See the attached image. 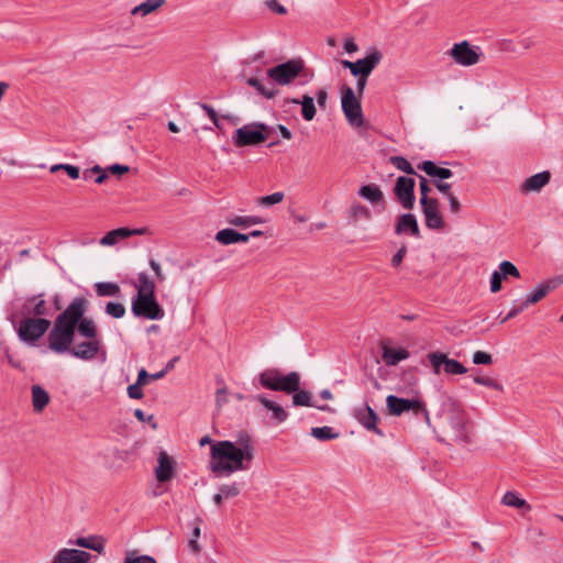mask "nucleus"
Here are the masks:
<instances>
[{"label":"nucleus","instance_id":"nucleus-37","mask_svg":"<svg viewBox=\"0 0 563 563\" xmlns=\"http://www.w3.org/2000/svg\"><path fill=\"white\" fill-rule=\"evenodd\" d=\"M95 290L99 297H115L121 291L119 285L112 282L97 283L95 284Z\"/></svg>","mask_w":563,"mask_h":563},{"label":"nucleus","instance_id":"nucleus-22","mask_svg":"<svg viewBox=\"0 0 563 563\" xmlns=\"http://www.w3.org/2000/svg\"><path fill=\"white\" fill-rule=\"evenodd\" d=\"M551 180V173L548 170L528 177L519 187L521 194L539 192Z\"/></svg>","mask_w":563,"mask_h":563},{"label":"nucleus","instance_id":"nucleus-52","mask_svg":"<svg viewBox=\"0 0 563 563\" xmlns=\"http://www.w3.org/2000/svg\"><path fill=\"white\" fill-rule=\"evenodd\" d=\"M472 361L475 365H490L493 364V356L484 351H476L473 354Z\"/></svg>","mask_w":563,"mask_h":563},{"label":"nucleus","instance_id":"nucleus-60","mask_svg":"<svg viewBox=\"0 0 563 563\" xmlns=\"http://www.w3.org/2000/svg\"><path fill=\"white\" fill-rule=\"evenodd\" d=\"M227 395H228V388L222 383V386L220 388H218L216 391V402L218 406H222L228 402Z\"/></svg>","mask_w":563,"mask_h":563},{"label":"nucleus","instance_id":"nucleus-48","mask_svg":"<svg viewBox=\"0 0 563 563\" xmlns=\"http://www.w3.org/2000/svg\"><path fill=\"white\" fill-rule=\"evenodd\" d=\"M284 194L280 191L274 192L272 195L263 196L257 199V203L264 207L277 205L283 201Z\"/></svg>","mask_w":563,"mask_h":563},{"label":"nucleus","instance_id":"nucleus-3","mask_svg":"<svg viewBox=\"0 0 563 563\" xmlns=\"http://www.w3.org/2000/svg\"><path fill=\"white\" fill-rule=\"evenodd\" d=\"M258 383L263 388L290 395L300 387V374L298 372L283 374L278 368H266L260 373Z\"/></svg>","mask_w":563,"mask_h":563},{"label":"nucleus","instance_id":"nucleus-43","mask_svg":"<svg viewBox=\"0 0 563 563\" xmlns=\"http://www.w3.org/2000/svg\"><path fill=\"white\" fill-rule=\"evenodd\" d=\"M389 162L399 170L408 174V175H415L416 172L411 164L408 162L407 158L404 156H391L389 158Z\"/></svg>","mask_w":563,"mask_h":563},{"label":"nucleus","instance_id":"nucleus-19","mask_svg":"<svg viewBox=\"0 0 563 563\" xmlns=\"http://www.w3.org/2000/svg\"><path fill=\"white\" fill-rule=\"evenodd\" d=\"M424 216V223L431 230L443 229L444 221L439 211V202L437 199L427 201V205H421Z\"/></svg>","mask_w":563,"mask_h":563},{"label":"nucleus","instance_id":"nucleus-20","mask_svg":"<svg viewBox=\"0 0 563 563\" xmlns=\"http://www.w3.org/2000/svg\"><path fill=\"white\" fill-rule=\"evenodd\" d=\"M450 427L454 432V437L459 441L467 442L468 441V431H467V416L463 410L456 409L453 410L449 418Z\"/></svg>","mask_w":563,"mask_h":563},{"label":"nucleus","instance_id":"nucleus-58","mask_svg":"<svg viewBox=\"0 0 563 563\" xmlns=\"http://www.w3.org/2000/svg\"><path fill=\"white\" fill-rule=\"evenodd\" d=\"M200 107L208 114V117L211 119L213 124L218 129H221L217 111L211 106H209L207 103H201Z\"/></svg>","mask_w":563,"mask_h":563},{"label":"nucleus","instance_id":"nucleus-45","mask_svg":"<svg viewBox=\"0 0 563 563\" xmlns=\"http://www.w3.org/2000/svg\"><path fill=\"white\" fill-rule=\"evenodd\" d=\"M247 85L255 88L262 96L267 99H273L276 96V90L267 89L260 79L251 77L247 79Z\"/></svg>","mask_w":563,"mask_h":563},{"label":"nucleus","instance_id":"nucleus-17","mask_svg":"<svg viewBox=\"0 0 563 563\" xmlns=\"http://www.w3.org/2000/svg\"><path fill=\"white\" fill-rule=\"evenodd\" d=\"M101 350L102 340L88 339L87 341L74 345L70 349V354L79 360L90 361L93 360Z\"/></svg>","mask_w":563,"mask_h":563},{"label":"nucleus","instance_id":"nucleus-34","mask_svg":"<svg viewBox=\"0 0 563 563\" xmlns=\"http://www.w3.org/2000/svg\"><path fill=\"white\" fill-rule=\"evenodd\" d=\"M137 290L136 295L142 296H155V283L152 280L146 273L137 274V283L134 284Z\"/></svg>","mask_w":563,"mask_h":563},{"label":"nucleus","instance_id":"nucleus-4","mask_svg":"<svg viewBox=\"0 0 563 563\" xmlns=\"http://www.w3.org/2000/svg\"><path fill=\"white\" fill-rule=\"evenodd\" d=\"M13 328L22 342L34 344L48 331L51 321L46 317L22 318Z\"/></svg>","mask_w":563,"mask_h":563},{"label":"nucleus","instance_id":"nucleus-38","mask_svg":"<svg viewBox=\"0 0 563 563\" xmlns=\"http://www.w3.org/2000/svg\"><path fill=\"white\" fill-rule=\"evenodd\" d=\"M300 104L302 118L306 121L313 120L317 112L313 98L309 95H303Z\"/></svg>","mask_w":563,"mask_h":563},{"label":"nucleus","instance_id":"nucleus-7","mask_svg":"<svg viewBox=\"0 0 563 563\" xmlns=\"http://www.w3.org/2000/svg\"><path fill=\"white\" fill-rule=\"evenodd\" d=\"M386 405L389 413L393 416L399 417L407 411H412L416 416L422 413L426 422L430 424L429 411L424 402L418 398L407 399L389 395L386 398Z\"/></svg>","mask_w":563,"mask_h":563},{"label":"nucleus","instance_id":"nucleus-39","mask_svg":"<svg viewBox=\"0 0 563 563\" xmlns=\"http://www.w3.org/2000/svg\"><path fill=\"white\" fill-rule=\"evenodd\" d=\"M443 371L448 375H463L467 373V368L459 361L449 358L445 354Z\"/></svg>","mask_w":563,"mask_h":563},{"label":"nucleus","instance_id":"nucleus-49","mask_svg":"<svg viewBox=\"0 0 563 563\" xmlns=\"http://www.w3.org/2000/svg\"><path fill=\"white\" fill-rule=\"evenodd\" d=\"M106 312L115 319H120L125 314V307L120 302L110 301L106 305Z\"/></svg>","mask_w":563,"mask_h":563},{"label":"nucleus","instance_id":"nucleus-51","mask_svg":"<svg viewBox=\"0 0 563 563\" xmlns=\"http://www.w3.org/2000/svg\"><path fill=\"white\" fill-rule=\"evenodd\" d=\"M219 492L223 494L224 498L236 497L241 493V484L232 483L229 485H221L219 487Z\"/></svg>","mask_w":563,"mask_h":563},{"label":"nucleus","instance_id":"nucleus-11","mask_svg":"<svg viewBox=\"0 0 563 563\" xmlns=\"http://www.w3.org/2000/svg\"><path fill=\"white\" fill-rule=\"evenodd\" d=\"M451 58L461 66H474L481 60V48L474 47L468 41H462L453 44L449 52Z\"/></svg>","mask_w":563,"mask_h":563},{"label":"nucleus","instance_id":"nucleus-46","mask_svg":"<svg viewBox=\"0 0 563 563\" xmlns=\"http://www.w3.org/2000/svg\"><path fill=\"white\" fill-rule=\"evenodd\" d=\"M503 504L506 505V506H509V507H515V508H522V507H526V506L529 508V506L527 505L526 500L520 498L514 492H507L504 495Z\"/></svg>","mask_w":563,"mask_h":563},{"label":"nucleus","instance_id":"nucleus-47","mask_svg":"<svg viewBox=\"0 0 563 563\" xmlns=\"http://www.w3.org/2000/svg\"><path fill=\"white\" fill-rule=\"evenodd\" d=\"M473 382L476 385L486 386L488 388H492V389H495V390H498V391H503L504 390L503 385L499 382H497L496 379L492 378V377L477 375V376L473 377Z\"/></svg>","mask_w":563,"mask_h":563},{"label":"nucleus","instance_id":"nucleus-26","mask_svg":"<svg viewBox=\"0 0 563 563\" xmlns=\"http://www.w3.org/2000/svg\"><path fill=\"white\" fill-rule=\"evenodd\" d=\"M292 405L302 407H316L321 411L333 412L334 410L329 405L317 406L312 400V395L308 390L298 389L292 393Z\"/></svg>","mask_w":563,"mask_h":563},{"label":"nucleus","instance_id":"nucleus-57","mask_svg":"<svg viewBox=\"0 0 563 563\" xmlns=\"http://www.w3.org/2000/svg\"><path fill=\"white\" fill-rule=\"evenodd\" d=\"M528 306H525V301H522L520 305L518 306H514L510 311L501 319L500 323H505L507 322L508 320L515 318L516 316H518L519 313H521L525 309H527Z\"/></svg>","mask_w":563,"mask_h":563},{"label":"nucleus","instance_id":"nucleus-40","mask_svg":"<svg viewBox=\"0 0 563 563\" xmlns=\"http://www.w3.org/2000/svg\"><path fill=\"white\" fill-rule=\"evenodd\" d=\"M311 435L319 441H328L339 438V433L334 432L333 428L328 426L312 428Z\"/></svg>","mask_w":563,"mask_h":563},{"label":"nucleus","instance_id":"nucleus-53","mask_svg":"<svg viewBox=\"0 0 563 563\" xmlns=\"http://www.w3.org/2000/svg\"><path fill=\"white\" fill-rule=\"evenodd\" d=\"M87 174H97V178H96V183L97 184H102L108 178L107 173L99 165H95L93 167H91L89 169H86L84 172V179L85 180H87Z\"/></svg>","mask_w":563,"mask_h":563},{"label":"nucleus","instance_id":"nucleus-21","mask_svg":"<svg viewBox=\"0 0 563 563\" xmlns=\"http://www.w3.org/2000/svg\"><path fill=\"white\" fill-rule=\"evenodd\" d=\"M91 554L77 549H60L52 560V563H89Z\"/></svg>","mask_w":563,"mask_h":563},{"label":"nucleus","instance_id":"nucleus-59","mask_svg":"<svg viewBox=\"0 0 563 563\" xmlns=\"http://www.w3.org/2000/svg\"><path fill=\"white\" fill-rule=\"evenodd\" d=\"M142 384L137 382L128 387V395L132 399H141L143 397Z\"/></svg>","mask_w":563,"mask_h":563},{"label":"nucleus","instance_id":"nucleus-35","mask_svg":"<svg viewBox=\"0 0 563 563\" xmlns=\"http://www.w3.org/2000/svg\"><path fill=\"white\" fill-rule=\"evenodd\" d=\"M372 218L371 210L358 202L352 203L349 209V219L351 223H356L360 220H369Z\"/></svg>","mask_w":563,"mask_h":563},{"label":"nucleus","instance_id":"nucleus-28","mask_svg":"<svg viewBox=\"0 0 563 563\" xmlns=\"http://www.w3.org/2000/svg\"><path fill=\"white\" fill-rule=\"evenodd\" d=\"M250 235L240 233L233 229H223L216 234V241L222 245H230L234 243H246Z\"/></svg>","mask_w":563,"mask_h":563},{"label":"nucleus","instance_id":"nucleus-29","mask_svg":"<svg viewBox=\"0 0 563 563\" xmlns=\"http://www.w3.org/2000/svg\"><path fill=\"white\" fill-rule=\"evenodd\" d=\"M69 544L93 550L100 554L104 551V539L100 536L80 537L76 540H69Z\"/></svg>","mask_w":563,"mask_h":563},{"label":"nucleus","instance_id":"nucleus-56","mask_svg":"<svg viewBox=\"0 0 563 563\" xmlns=\"http://www.w3.org/2000/svg\"><path fill=\"white\" fill-rule=\"evenodd\" d=\"M503 276L497 271H494L490 277V291L496 294L501 290L503 287Z\"/></svg>","mask_w":563,"mask_h":563},{"label":"nucleus","instance_id":"nucleus-1","mask_svg":"<svg viewBox=\"0 0 563 563\" xmlns=\"http://www.w3.org/2000/svg\"><path fill=\"white\" fill-rule=\"evenodd\" d=\"M210 468L213 473L230 475L249 468L254 457V445L247 434L240 437L238 442L218 441L211 445Z\"/></svg>","mask_w":563,"mask_h":563},{"label":"nucleus","instance_id":"nucleus-14","mask_svg":"<svg viewBox=\"0 0 563 563\" xmlns=\"http://www.w3.org/2000/svg\"><path fill=\"white\" fill-rule=\"evenodd\" d=\"M75 334L63 330L54 324L53 329L48 333V346L49 349L58 354L69 352L74 342Z\"/></svg>","mask_w":563,"mask_h":563},{"label":"nucleus","instance_id":"nucleus-2","mask_svg":"<svg viewBox=\"0 0 563 563\" xmlns=\"http://www.w3.org/2000/svg\"><path fill=\"white\" fill-rule=\"evenodd\" d=\"M51 314V308L44 294L31 295L18 301H12L7 309V320L16 327L22 318H42Z\"/></svg>","mask_w":563,"mask_h":563},{"label":"nucleus","instance_id":"nucleus-8","mask_svg":"<svg viewBox=\"0 0 563 563\" xmlns=\"http://www.w3.org/2000/svg\"><path fill=\"white\" fill-rule=\"evenodd\" d=\"M87 308V300L82 297H77L67 306V308L56 318L55 325L68 330L75 334L77 324L84 317Z\"/></svg>","mask_w":563,"mask_h":563},{"label":"nucleus","instance_id":"nucleus-50","mask_svg":"<svg viewBox=\"0 0 563 563\" xmlns=\"http://www.w3.org/2000/svg\"><path fill=\"white\" fill-rule=\"evenodd\" d=\"M123 563H157V561L150 555H136L135 552H128Z\"/></svg>","mask_w":563,"mask_h":563},{"label":"nucleus","instance_id":"nucleus-33","mask_svg":"<svg viewBox=\"0 0 563 563\" xmlns=\"http://www.w3.org/2000/svg\"><path fill=\"white\" fill-rule=\"evenodd\" d=\"M77 331L79 335L86 339L101 340L98 335V328L92 319L81 317L77 324Z\"/></svg>","mask_w":563,"mask_h":563},{"label":"nucleus","instance_id":"nucleus-25","mask_svg":"<svg viewBox=\"0 0 563 563\" xmlns=\"http://www.w3.org/2000/svg\"><path fill=\"white\" fill-rule=\"evenodd\" d=\"M396 234L408 233L412 236H419L420 230L418 221L412 213H405L398 218L395 227Z\"/></svg>","mask_w":563,"mask_h":563},{"label":"nucleus","instance_id":"nucleus-16","mask_svg":"<svg viewBox=\"0 0 563 563\" xmlns=\"http://www.w3.org/2000/svg\"><path fill=\"white\" fill-rule=\"evenodd\" d=\"M563 284L562 276H555L537 285L531 294L526 298L525 306H531L541 301L550 291L556 289Z\"/></svg>","mask_w":563,"mask_h":563},{"label":"nucleus","instance_id":"nucleus-55","mask_svg":"<svg viewBox=\"0 0 563 563\" xmlns=\"http://www.w3.org/2000/svg\"><path fill=\"white\" fill-rule=\"evenodd\" d=\"M134 416L135 418L141 421V422H147L152 429L156 430L157 429V422L155 421L154 419V416L153 415H150V416H146L145 412L141 409H135L134 411Z\"/></svg>","mask_w":563,"mask_h":563},{"label":"nucleus","instance_id":"nucleus-13","mask_svg":"<svg viewBox=\"0 0 563 563\" xmlns=\"http://www.w3.org/2000/svg\"><path fill=\"white\" fill-rule=\"evenodd\" d=\"M415 185L411 177L400 176L396 180L394 195L405 209L411 210L415 206Z\"/></svg>","mask_w":563,"mask_h":563},{"label":"nucleus","instance_id":"nucleus-64","mask_svg":"<svg viewBox=\"0 0 563 563\" xmlns=\"http://www.w3.org/2000/svg\"><path fill=\"white\" fill-rule=\"evenodd\" d=\"M266 4L272 12H275L278 14L286 13V8L284 5H282L277 0H268L266 2Z\"/></svg>","mask_w":563,"mask_h":563},{"label":"nucleus","instance_id":"nucleus-30","mask_svg":"<svg viewBox=\"0 0 563 563\" xmlns=\"http://www.w3.org/2000/svg\"><path fill=\"white\" fill-rule=\"evenodd\" d=\"M418 168L423 170L427 175L431 177H437V180L443 181L444 179H449L453 176V173L449 168L439 167L431 161H424L420 165H418Z\"/></svg>","mask_w":563,"mask_h":563},{"label":"nucleus","instance_id":"nucleus-36","mask_svg":"<svg viewBox=\"0 0 563 563\" xmlns=\"http://www.w3.org/2000/svg\"><path fill=\"white\" fill-rule=\"evenodd\" d=\"M166 0H146L142 2L141 4L134 7L131 10L132 15H142L145 16L154 11H156L158 8H161Z\"/></svg>","mask_w":563,"mask_h":563},{"label":"nucleus","instance_id":"nucleus-32","mask_svg":"<svg viewBox=\"0 0 563 563\" xmlns=\"http://www.w3.org/2000/svg\"><path fill=\"white\" fill-rule=\"evenodd\" d=\"M358 196L369 201L371 203H378L383 201L384 194L380 188L375 184H368L361 186L358 189Z\"/></svg>","mask_w":563,"mask_h":563},{"label":"nucleus","instance_id":"nucleus-10","mask_svg":"<svg viewBox=\"0 0 563 563\" xmlns=\"http://www.w3.org/2000/svg\"><path fill=\"white\" fill-rule=\"evenodd\" d=\"M131 310L135 317L148 320H161L165 314L155 296L135 295L132 298Z\"/></svg>","mask_w":563,"mask_h":563},{"label":"nucleus","instance_id":"nucleus-15","mask_svg":"<svg viewBox=\"0 0 563 563\" xmlns=\"http://www.w3.org/2000/svg\"><path fill=\"white\" fill-rule=\"evenodd\" d=\"M154 473L159 483L169 482L176 473V462L174 457L167 454V452L161 451L157 456V466Z\"/></svg>","mask_w":563,"mask_h":563},{"label":"nucleus","instance_id":"nucleus-31","mask_svg":"<svg viewBox=\"0 0 563 563\" xmlns=\"http://www.w3.org/2000/svg\"><path fill=\"white\" fill-rule=\"evenodd\" d=\"M31 394H32L33 410L35 412H42L43 409L49 402V395H48V393L42 386L33 385L31 387Z\"/></svg>","mask_w":563,"mask_h":563},{"label":"nucleus","instance_id":"nucleus-54","mask_svg":"<svg viewBox=\"0 0 563 563\" xmlns=\"http://www.w3.org/2000/svg\"><path fill=\"white\" fill-rule=\"evenodd\" d=\"M420 183V205H427V201L432 200L433 198H429L430 187L428 180L423 176H419Z\"/></svg>","mask_w":563,"mask_h":563},{"label":"nucleus","instance_id":"nucleus-6","mask_svg":"<svg viewBox=\"0 0 563 563\" xmlns=\"http://www.w3.org/2000/svg\"><path fill=\"white\" fill-rule=\"evenodd\" d=\"M268 126L262 122H253L239 128L232 141L236 147L257 145L266 141Z\"/></svg>","mask_w":563,"mask_h":563},{"label":"nucleus","instance_id":"nucleus-42","mask_svg":"<svg viewBox=\"0 0 563 563\" xmlns=\"http://www.w3.org/2000/svg\"><path fill=\"white\" fill-rule=\"evenodd\" d=\"M427 358L429 361L433 374L439 375L441 373V368L444 365L445 353L431 352L427 355Z\"/></svg>","mask_w":563,"mask_h":563},{"label":"nucleus","instance_id":"nucleus-63","mask_svg":"<svg viewBox=\"0 0 563 563\" xmlns=\"http://www.w3.org/2000/svg\"><path fill=\"white\" fill-rule=\"evenodd\" d=\"M406 253H407V247H406V246H401V247H400V249H399V250L394 254V256H393V258H391V265H393L394 267H398V266L401 264V262H402L404 257L406 256Z\"/></svg>","mask_w":563,"mask_h":563},{"label":"nucleus","instance_id":"nucleus-61","mask_svg":"<svg viewBox=\"0 0 563 563\" xmlns=\"http://www.w3.org/2000/svg\"><path fill=\"white\" fill-rule=\"evenodd\" d=\"M434 187L441 192L443 194L446 198H449L450 196H452L453 194L451 192V184L449 183H444V181H441V180H433L432 181Z\"/></svg>","mask_w":563,"mask_h":563},{"label":"nucleus","instance_id":"nucleus-44","mask_svg":"<svg viewBox=\"0 0 563 563\" xmlns=\"http://www.w3.org/2000/svg\"><path fill=\"white\" fill-rule=\"evenodd\" d=\"M49 170L51 173L63 170V173H67L71 179H77L80 175V169L77 166L70 164H55L51 166Z\"/></svg>","mask_w":563,"mask_h":563},{"label":"nucleus","instance_id":"nucleus-23","mask_svg":"<svg viewBox=\"0 0 563 563\" xmlns=\"http://www.w3.org/2000/svg\"><path fill=\"white\" fill-rule=\"evenodd\" d=\"M253 399L260 402L265 409L272 412V420L276 423H282L287 420L288 412L277 402L269 400L264 395H256Z\"/></svg>","mask_w":563,"mask_h":563},{"label":"nucleus","instance_id":"nucleus-41","mask_svg":"<svg viewBox=\"0 0 563 563\" xmlns=\"http://www.w3.org/2000/svg\"><path fill=\"white\" fill-rule=\"evenodd\" d=\"M497 272L500 274V276H503L504 279H507L508 277L520 278L521 276L517 266L509 261H503L499 264V271Z\"/></svg>","mask_w":563,"mask_h":563},{"label":"nucleus","instance_id":"nucleus-9","mask_svg":"<svg viewBox=\"0 0 563 563\" xmlns=\"http://www.w3.org/2000/svg\"><path fill=\"white\" fill-rule=\"evenodd\" d=\"M342 111L352 126L360 128L364 124V117L360 99L355 96L353 89L344 86L341 90Z\"/></svg>","mask_w":563,"mask_h":563},{"label":"nucleus","instance_id":"nucleus-5","mask_svg":"<svg viewBox=\"0 0 563 563\" xmlns=\"http://www.w3.org/2000/svg\"><path fill=\"white\" fill-rule=\"evenodd\" d=\"M305 70L301 58H292L267 69V77L279 86L289 85Z\"/></svg>","mask_w":563,"mask_h":563},{"label":"nucleus","instance_id":"nucleus-62","mask_svg":"<svg viewBox=\"0 0 563 563\" xmlns=\"http://www.w3.org/2000/svg\"><path fill=\"white\" fill-rule=\"evenodd\" d=\"M228 223L235 225V227H241V228L249 227L247 217H242V216H232V217L228 218Z\"/></svg>","mask_w":563,"mask_h":563},{"label":"nucleus","instance_id":"nucleus-27","mask_svg":"<svg viewBox=\"0 0 563 563\" xmlns=\"http://www.w3.org/2000/svg\"><path fill=\"white\" fill-rule=\"evenodd\" d=\"M409 355L406 349H394L387 345L382 347V358L388 366H396L399 362L407 360Z\"/></svg>","mask_w":563,"mask_h":563},{"label":"nucleus","instance_id":"nucleus-18","mask_svg":"<svg viewBox=\"0 0 563 563\" xmlns=\"http://www.w3.org/2000/svg\"><path fill=\"white\" fill-rule=\"evenodd\" d=\"M354 418L368 431L375 432L383 437V431L377 427L378 417L373 408L368 405L362 406L354 410Z\"/></svg>","mask_w":563,"mask_h":563},{"label":"nucleus","instance_id":"nucleus-12","mask_svg":"<svg viewBox=\"0 0 563 563\" xmlns=\"http://www.w3.org/2000/svg\"><path fill=\"white\" fill-rule=\"evenodd\" d=\"M383 54L377 48H373L372 52L364 58L357 59L356 62L342 60L344 68L350 69L353 76H369L376 66L380 63Z\"/></svg>","mask_w":563,"mask_h":563},{"label":"nucleus","instance_id":"nucleus-24","mask_svg":"<svg viewBox=\"0 0 563 563\" xmlns=\"http://www.w3.org/2000/svg\"><path fill=\"white\" fill-rule=\"evenodd\" d=\"M144 229H134L130 230L128 228H119L109 231L106 235L100 240V244L103 246H112L117 244L119 241L130 238L134 234H143Z\"/></svg>","mask_w":563,"mask_h":563}]
</instances>
